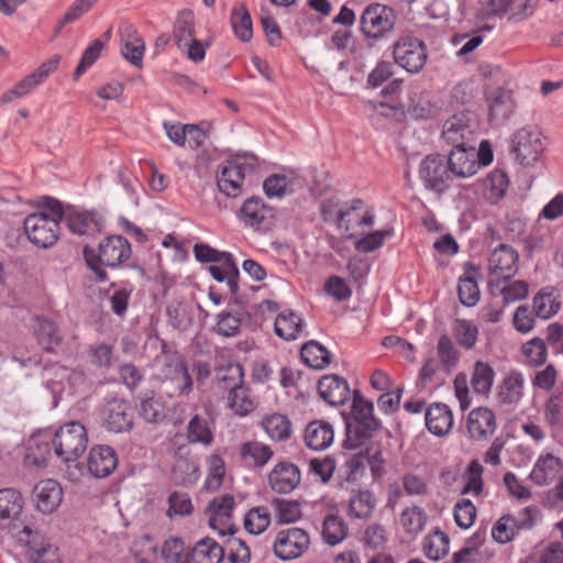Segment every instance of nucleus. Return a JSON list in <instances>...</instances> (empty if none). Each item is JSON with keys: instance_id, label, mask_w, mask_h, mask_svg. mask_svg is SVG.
Listing matches in <instances>:
<instances>
[{"instance_id": "obj_55", "label": "nucleus", "mask_w": 563, "mask_h": 563, "mask_svg": "<svg viewBox=\"0 0 563 563\" xmlns=\"http://www.w3.org/2000/svg\"><path fill=\"white\" fill-rule=\"evenodd\" d=\"M427 521L424 510L418 506L405 509L400 515V522L407 533L417 534L422 531Z\"/></svg>"}, {"instance_id": "obj_61", "label": "nucleus", "mask_w": 563, "mask_h": 563, "mask_svg": "<svg viewBox=\"0 0 563 563\" xmlns=\"http://www.w3.org/2000/svg\"><path fill=\"white\" fill-rule=\"evenodd\" d=\"M407 113L416 120L427 119L433 115L434 107L427 96L415 93L413 97H410V101L407 104Z\"/></svg>"}, {"instance_id": "obj_12", "label": "nucleus", "mask_w": 563, "mask_h": 563, "mask_svg": "<svg viewBox=\"0 0 563 563\" xmlns=\"http://www.w3.org/2000/svg\"><path fill=\"white\" fill-rule=\"evenodd\" d=\"M60 56L54 55L38 66L36 70L24 77L12 89L5 91L0 97V107L10 103L14 99L22 98L38 87L48 76L54 73L59 65Z\"/></svg>"}, {"instance_id": "obj_51", "label": "nucleus", "mask_w": 563, "mask_h": 563, "mask_svg": "<svg viewBox=\"0 0 563 563\" xmlns=\"http://www.w3.org/2000/svg\"><path fill=\"white\" fill-rule=\"evenodd\" d=\"M437 353L442 366L446 371H452L456 368L460 361V352L454 346L451 338L446 334H443L439 338L437 344Z\"/></svg>"}, {"instance_id": "obj_43", "label": "nucleus", "mask_w": 563, "mask_h": 563, "mask_svg": "<svg viewBox=\"0 0 563 563\" xmlns=\"http://www.w3.org/2000/svg\"><path fill=\"white\" fill-rule=\"evenodd\" d=\"M243 368L239 363H227L216 369L219 387L224 391H232L243 385Z\"/></svg>"}, {"instance_id": "obj_24", "label": "nucleus", "mask_w": 563, "mask_h": 563, "mask_svg": "<svg viewBox=\"0 0 563 563\" xmlns=\"http://www.w3.org/2000/svg\"><path fill=\"white\" fill-rule=\"evenodd\" d=\"M184 558V563H220L224 549L212 538L206 537L197 541Z\"/></svg>"}, {"instance_id": "obj_13", "label": "nucleus", "mask_w": 563, "mask_h": 563, "mask_svg": "<svg viewBox=\"0 0 563 563\" xmlns=\"http://www.w3.org/2000/svg\"><path fill=\"white\" fill-rule=\"evenodd\" d=\"M239 218L244 225L266 232L274 225L275 210L267 206L262 198L251 197L241 206Z\"/></svg>"}, {"instance_id": "obj_57", "label": "nucleus", "mask_w": 563, "mask_h": 563, "mask_svg": "<svg viewBox=\"0 0 563 563\" xmlns=\"http://www.w3.org/2000/svg\"><path fill=\"white\" fill-rule=\"evenodd\" d=\"M373 411V402L364 399L358 390H354L351 417L346 420L357 422H369V419L377 420Z\"/></svg>"}, {"instance_id": "obj_10", "label": "nucleus", "mask_w": 563, "mask_h": 563, "mask_svg": "<svg viewBox=\"0 0 563 563\" xmlns=\"http://www.w3.org/2000/svg\"><path fill=\"white\" fill-rule=\"evenodd\" d=\"M310 547V537L303 529L291 527L277 532L273 544L275 555L289 561L300 558Z\"/></svg>"}, {"instance_id": "obj_11", "label": "nucleus", "mask_w": 563, "mask_h": 563, "mask_svg": "<svg viewBox=\"0 0 563 563\" xmlns=\"http://www.w3.org/2000/svg\"><path fill=\"white\" fill-rule=\"evenodd\" d=\"M419 176L427 188L439 194L445 191L453 181L446 158L440 154H431L422 159Z\"/></svg>"}, {"instance_id": "obj_15", "label": "nucleus", "mask_w": 563, "mask_h": 563, "mask_svg": "<svg viewBox=\"0 0 563 563\" xmlns=\"http://www.w3.org/2000/svg\"><path fill=\"white\" fill-rule=\"evenodd\" d=\"M103 424L110 432L121 433L132 429L133 411L130 404L123 399H107L103 405Z\"/></svg>"}, {"instance_id": "obj_31", "label": "nucleus", "mask_w": 563, "mask_h": 563, "mask_svg": "<svg viewBox=\"0 0 563 563\" xmlns=\"http://www.w3.org/2000/svg\"><path fill=\"white\" fill-rule=\"evenodd\" d=\"M23 509V497L13 488L0 489V529L15 519Z\"/></svg>"}, {"instance_id": "obj_18", "label": "nucleus", "mask_w": 563, "mask_h": 563, "mask_svg": "<svg viewBox=\"0 0 563 563\" xmlns=\"http://www.w3.org/2000/svg\"><path fill=\"white\" fill-rule=\"evenodd\" d=\"M445 158L453 179L467 178L477 173L478 164L475 145L453 147Z\"/></svg>"}, {"instance_id": "obj_21", "label": "nucleus", "mask_w": 563, "mask_h": 563, "mask_svg": "<svg viewBox=\"0 0 563 563\" xmlns=\"http://www.w3.org/2000/svg\"><path fill=\"white\" fill-rule=\"evenodd\" d=\"M466 428L473 440H484L495 432V413L487 407L475 408L468 413Z\"/></svg>"}, {"instance_id": "obj_52", "label": "nucleus", "mask_w": 563, "mask_h": 563, "mask_svg": "<svg viewBox=\"0 0 563 563\" xmlns=\"http://www.w3.org/2000/svg\"><path fill=\"white\" fill-rule=\"evenodd\" d=\"M536 563H563V543L551 541L539 544L531 555Z\"/></svg>"}, {"instance_id": "obj_19", "label": "nucleus", "mask_w": 563, "mask_h": 563, "mask_svg": "<svg viewBox=\"0 0 563 563\" xmlns=\"http://www.w3.org/2000/svg\"><path fill=\"white\" fill-rule=\"evenodd\" d=\"M301 481L299 467L288 461L277 463L268 474L272 490L278 494L291 493Z\"/></svg>"}, {"instance_id": "obj_17", "label": "nucleus", "mask_w": 563, "mask_h": 563, "mask_svg": "<svg viewBox=\"0 0 563 563\" xmlns=\"http://www.w3.org/2000/svg\"><path fill=\"white\" fill-rule=\"evenodd\" d=\"M234 505L233 496L225 494L220 497H214L207 508L209 526L218 530L221 536L228 533L233 534L235 532L234 526L230 523Z\"/></svg>"}, {"instance_id": "obj_49", "label": "nucleus", "mask_w": 563, "mask_h": 563, "mask_svg": "<svg viewBox=\"0 0 563 563\" xmlns=\"http://www.w3.org/2000/svg\"><path fill=\"white\" fill-rule=\"evenodd\" d=\"M228 405L235 415L246 416L255 408V404L250 395V389L244 385L239 386L229 393Z\"/></svg>"}, {"instance_id": "obj_58", "label": "nucleus", "mask_w": 563, "mask_h": 563, "mask_svg": "<svg viewBox=\"0 0 563 563\" xmlns=\"http://www.w3.org/2000/svg\"><path fill=\"white\" fill-rule=\"evenodd\" d=\"M516 525L514 515L503 516L492 529L493 539L503 544L511 541L519 532Z\"/></svg>"}, {"instance_id": "obj_45", "label": "nucleus", "mask_w": 563, "mask_h": 563, "mask_svg": "<svg viewBox=\"0 0 563 563\" xmlns=\"http://www.w3.org/2000/svg\"><path fill=\"white\" fill-rule=\"evenodd\" d=\"M347 536V527L338 515H327L322 522V538L329 545L342 542Z\"/></svg>"}, {"instance_id": "obj_14", "label": "nucleus", "mask_w": 563, "mask_h": 563, "mask_svg": "<svg viewBox=\"0 0 563 563\" xmlns=\"http://www.w3.org/2000/svg\"><path fill=\"white\" fill-rule=\"evenodd\" d=\"M65 223L71 233L80 236H95L106 228V220L98 211H79L70 207L66 208Z\"/></svg>"}, {"instance_id": "obj_37", "label": "nucleus", "mask_w": 563, "mask_h": 563, "mask_svg": "<svg viewBox=\"0 0 563 563\" xmlns=\"http://www.w3.org/2000/svg\"><path fill=\"white\" fill-rule=\"evenodd\" d=\"M489 117L492 120H507L514 111L515 103L510 91L504 89L494 90L489 97Z\"/></svg>"}, {"instance_id": "obj_64", "label": "nucleus", "mask_w": 563, "mask_h": 563, "mask_svg": "<svg viewBox=\"0 0 563 563\" xmlns=\"http://www.w3.org/2000/svg\"><path fill=\"white\" fill-rule=\"evenodd\" d=\"M227 548L230 563H250L251 551L244 540L232 537L227 541Z\"/></svg>"}, {"instance_id": "obj_53", "label": "nucleus", "mask_w": 563, "mask_h": 563, "mask_svg": "<svg viewBox=\"0 0 563 563\" xmlns=\"http://www.w3.org/2000/svg\"><path fill=\"white\" fill-rule=\"evenodd\" d=\"M426 555L433 561H439L449 553V537L442 531H435L424 540Z\"/></svg>"}, {"instance_id": "obj_40", "label": "nucleus", "mask_w": 563, "mask_h": 563, "mask_svg": "<svg viewBox=\"0 0 563 563\" xmlns=\"http://www.w3.org/2000/svg\"><path fill=\"white\" fill-rule=\"evenodd\" d=\"M36 338L38 343L47 351L55 352L60 345L63 336L58 327L49 319L37 318Z\"/></svg>"}, {"instance_id": "obj_26", "label": "nucleus", "mask_w": 563, "mask_h": 563, "mask_svg": "<svg viewBox=\"0 0 563 563\" xmlns=\"http://www.w3.org/2000/svg\"><path fill=\"white\" fill-rule=\"evenodd\" d=\"M34 499L37 509L43 514H52L60 505L63 492L59 484L54 479L40 482L34 487Z\"/></svg>"}, {"instance_id": "obj_2", "label": "nucleus", "mask_w": 563, "mask_h": 563, "mask_svg": "<svg viewBox=\"0 0 563 563\" xmlns=\"http://www.w3.org/2000/svg\"><path fill=\"white\" fill-rule=\"evenodd\" d=\"M130 242L122 235H109L102 239L98 249L85 245L82 256L93 272L97 282H106L108 273L103 267L117 268L131 257Z\"/></svg>"}, {"instance_id": "obj_29", "label": "nucleus", "mask_w": 563, "mask_h": 563, "mask_svg": "<svg viewBox=\"0 0 563 563\" xmlns=\"http://www.w3.org/2000/svg\"><path fill=\"white\" fill-rule=\"evenodd\" d=\"M213 419L209 411L205 416L195 415L187 426V440L189 443H199L209 446L213 442Z\"/></svg>"}, {"instance_id": "obj_46", "label": "nucleus", "mask_w": 563, "mask_h": 563, "mask_svg": "<svg viewBox=\"0 0 563 563\" xmlns=\"http://www.w3.org/2000/svg\"><path fill=\"white\" fill-rule=\"evenodd\" d=\"M495 372L493 367L483 361H477L474 365L471 385L476 394L487 395L493 386Z\"/></svg>"}, {"instance_id": "obj_22", "label": "nucleus", "mask_w": 563, "mask_h": 563, "mask_svg": "<svg viewBox=\"0 0 563 563\" xmlns=\"http://www.w3.org/2000/svg\"><path fill=\"white\" fill-rule=\"evenodd\" d=\"M320 397L331 406L344 405L350 398L347 382L339 375H325L318 383Z\"/></svg>"}, {"instance_id": "obj_44", "label": "nucleus", "mask_w": 563, "mask_h": 563, "mask_svg": "<svg viewBox=\"0 0 563 563\" xmlns=\"http://www.w3.org/2000/svg\"><path fill=\"white\" fill-rule=\"evenodd\" d=\"M301 358L312 368L322 369L331 363V353L317 341H310L301 347Z\"/></svg>"}, {"instance_id": "obj_59", "label": "nucleus", "mask_w": 563, "mask_h": 563, "mask_svg": "<svg viewBox=\"0 0 563 563\" xmlns=\"http://www.w3.org/2000/svg\"><path fill=\"white\" fill-rule=\"evenodd\" d=\"M560 309V303L555 301L551 292L539 291L533 298V311L541 319H549Z\"/></svg>"}, {"instance_id": "obj_20", "label": "nucleus", "mask_w": 563, "mask_h": 563, "mask_svg": "<svg viewBox=\"0 0 563 563\" xmlns=\"http://www.w3.org/2000/svg\"><path fill=\"white\" fill-rule=\"evenodd\" d=\"M245 177V166L234 161H228L221 166L217 176L219 190L227 197H238L242 194Z\"/></svg>"}, {"instance_id": "obj_34", "label": "nucleus", "mask_w": 563, "mask_h": 563, "mask_svg": "<svg viewBox=\"0 0 563 563\" xmlns=\"http://www.w3.org/2000/svg\"><path fill=\"white\" fill-rule=\"evenodd\" d=\"M509 180L505 172L494 169L483 179V195L492 203H498L508 189Z\"/></svg>"}, {"instance_id": "obj_62", "label": "nucleus", "mask_w": 563, "mask_h": 563, "mask_svg": "<svg viewBox=\"0 0 563 563\" xmlns=\"http://www.w3.org/2000/svg\"><path fill=\"white\" fill-rule=\"evenodd\" d=\"M241 319L239 313L223 311L218 314V322L214 331L222 336H235L240 332Z\"/></svg>"}, {"instance_id": "obj_42", "label": "nucleus", "mask_w": 563, "mask_h": 563, "mask_svg": "<svg viewBox=\"0 0 563 563\" xmlns=\"http://www.w3.org/2000/svg\"><path fill=\"white\" fill-rule=\"evenodd\" d=\"M377 505L375 495L369 490H360L349 501V514L357 519H368Z\"/></svg>"}, {"instance_id": "obj_32", "label": "nucleus", "mask_w": 563, "mask_h": 563, "mask_svg": "<svg viewBox=\"0 0 563 563\" xmlns=\"http://www.w3.org/2000/svg\"><path fill=\"white\" fill-rule=\"evenodd\" d=\"M525 379L517 371L506 375L498 387L497 399L504 405L518 404L523 396Z\"/></svg>"}, {"instance_id": "obj_50", "label": "nucleus", "mask_w": 563, "mask_h": 563, "mask_svg": "<svg viewBox=\"0 0 563 563\" xmlns=\"http://www.w3.org/2000/svg\"><path fill=\"white\" fill-rule=\"evenodd\" d=\"M527 364L533 367L542 366L548 358V347L545 341L540 338H533L526 342L521 347Z\"/></svg>"}, {"instance_id": "obj_8", "label": "nucleus", "mask_w": 563, "mask_h": 563, "mask_svg": "<svg viewBox=\"0 0 563 563\" xmlns=\"http://www.w3.org/2000/svg\"><path fill=\"white\" fill-rule=\"evenodd\" d=\"M393 54L396 64L411 74L421 71L428 59L426 44L410 35L400 36L395 42Z\"/></svg>"}, {"instance_id": "obj_60", "label": "nucleus", "mask_w": 563, "mask_h": 563, "mask_svg": "<svg viewBox=\"0 0 563 563\" xmlns=\"http://www.w3.org/2000/svg\"><path fill=\"white\" fill-rule=\"evenodd\" d=\"M459 299L466 307L475 306L479 300V289L472 276L461 277L457 285Z\"/></svg>"}, {"instance_id": "obj_1", "label": "nucleus", "mask_w": 563, "mask_h": 563, "mask_svg": "<svg viewBox=\"0 0 563 563\" xmlns=\"http://www.w3.org/2000/svg\"><path fill=\"white\" fill-rule=\"evenodd\" d=\"M152 378L159 382L166 395L169 397L188 396L194 388V382L189 374L186 361L176 351L163 350L152 363Z\"/></svg>"}, {"instance_id": "obj_6", "label": "nucleus", "mask_w": 563, "mask_h": 563, "mask_svg": "<svg viewBox=\"0 0 563 563\" xmlns=\"http://www.w3.org/2000/svg\"><path fill=\"white\" fill-rule=\"evenodd\" d=\"M396 24L395 11L380 3L367 5L360 19V27L365 37L380 40L390 33Z\"/></svg>"}, {"instance_id": "obj_41", "label": "nucleus", "mask_w": 563, "mask_h": 563, "mask_svg": "<svg viewBox=\"0 0 563 563\" xmlns=\"http://www.w3.org/2000/svg\"><path fill=\"white\" fill-rule=\"evenodd\" d=\"M195 16L190 10H183L178 13L174 24L173 38L178 48L187 46L194 40Z\"/></svg>"}, {"instance_id": "obj_28", "label": "nucleus", "mask_w": 563, "mask_h": 563, "mask_svg": "<svg viewBox=\"0 0 563 563\" xmlns=\"http://www.w3.org/2000/svg\"><path fill=\"white\" fill-rule=\"evenodd\" d=\"M334 440V430L331 423L324 420H313L305 430V442L314 451L328 449Z\"/></svg>"}, {"instance_id": "obj_3", "label": "nucleus", "mask_w": 563, "mask_h": 563, "mask_svg": "<svg viewBox=\"0 0 563 563\" xmlns=\"http://www.w3.org/2000/svg\"><path fill=\"white\" fill-rule=\"evenodd\" d=\"M51 443L55 455L62 462L75 463L87 450V430L80 422L70 421L55 431Z\"/></svg>"}, {"instance_id": "obj_35", "label": "nucleus", "mask_w": 563, "mask_h": 563, "mask_svg": "<svg viewBox=\"0 0 563 563\" xmlns=\"http://www.w3.org/2000/svg\"><path fill=\"white\" fill-rule=\"evenodd\" d=\"M302 319L291 310L280 312L274 324L275 333L286 341L296 340L302 331Z\"/></svg>"}, {"instance_id": "obj_38", "label": "nucleus", "mask_w": 563, "mask_h": 563, "mask_svg": "<svg viewBox=\"0 0 563 563\" xmlns=\"http://www.w3.org/2000/svg\"><path fill=\"white\" fill-rule=\"evenodd\" d=\"M262 428L267 435L275 441H286L291 437L292 424L289 418L282 413L266 416L262 422Z\"/></svg>"}, {"instance_id": "obj_23", "label": "nucleus", "mask_w": 563, "mask_h": 563, "mask_svg": "<svg viewBox=\"0 0 563 563\" xmlns=\"http://www.w3.org/2000/svg\"><path fill=\"white\" fill-rule=\"evenodd\" d=\"M87 465L95 477H107L118 465L117 454L108 445H97L90 450Z\"/></svg>"}, {"instance_id": "obj_39", "label": "nucleus", "mask_w": 563, "mask_h": 563, "mask_svg": "<svg viewBox=\"0 0 563 563\" xmlns=\"http://www.w3.org/2000/svg\"><path fill=\"white\" fill-rule=\"evenodd\" d=\"M534 10L532 0H504L498 9H493V15L507 16L510 21H522Z\"/></svg>"}, {"instance_id": "obj_25", "label": "nucleus", "mask_w": 563, "mask_h": 563, "mask_svg": "<svg viewBox=\"0 0 563 563\" xmlns=\"http://www.w3.org/2000/svg\"><path fill=\"white\" fill-rule=\"evenodd\" d=\"M21 534L26 538L23 539L26 545L37 554V559L34 563H62L57 556V549L53 548L45 539V537L38 531V529L24 526Z\"/></svg>"}, {"instance_id": "obj_16", "label": "nucleus", "mask_w": 563, "mask_h": 563, "mask_svg": "<svg viewBox=\"0 0 563 563\" xmlns=\"http://www.w3.org/2000/svg\"><path fill=\"white\" fill-rule=\"evenodd\" d=\"M121 42L122 56L134 67H143V57L145 52V42L140 36L134 25L128 21H123L118 29Z\"/></svg>"}, {"instance_id": "obj_63", "label": "nucleus", "mask_w": 563, "mask_h": 563, "mask_svg": "<svg viewBox=\"0 0 563 563\" xmlns=\"http://www.w3.org/2000/svg\"><path fill=\"white\" fill-rule=\"evenodd\" d=\"M104 44L101 40L96 38L92 43L84 51L81 59L74 71V78L78 79L100 56Z\"/></svg>"}, {"instance_id": "obj_36", "label": "nucleus", "mask_w": 563, "mask_h": 563, "mask_svg": "<svg viewBox=\"0 0 563 563\" xmlns=\"http://www.w3.org/2000/svg\"><path fill=\"white\" fill-rule=\"evenodd\" d=\"M230 23L234 34L240 41L246 43L252 40V18L244 3H238L232 8Z\"/></svg>"}, {"instance_id": "obj_7", "label": "nucleus", "mask_w": 563, "mask_h": 563, "mask_svg": "<svg viewBox=\"0 0 563 563\" xmlns=\"http://www.w3.org/2000/svg\"><path fill=\"white\" fill-rule=\"evenodd\" d=\"M29 241L40 249H48L59 239V222L51 219L46 212L29 214L23 222Z\"/></svg>"}, {"instance_id": "obj_4", "label": "nucleus", "mask_w": 563, "mask_h": 563, "mask_svg": "<svg viewBox=\"0 0 563 563\" xmlns=\"http://www.w3.org/2000/svg\"><path fill=\"white\" fill-rule=\"evenodd\" d=\"M488 286L490 291L498 288L501 282L511 279L519 268V254L508 244L496 246L488 257Z\"/></svg>"}, {"instance_id": "obj_27", "label": "nucleus", "mask_w": 563, "mask_h": 563, "mask_svg": "<svg viewBox=\"0 0 563 563\" xmlns=\"http://www.w3.org/2000/svg\"><path fill=\"white\" fill-rule=\"evenodd\" d=\"M426 427L437 437L448 434L453 427L451 409L442 402H434L426 410Z\"/></svg>"}, {"instance_id": "obj_5", "label": "nucleus", "mask_w": 563, "mask_h": 563, "mask_svg": "<svg viewBox=\"0 0 563 563\" xmlns=\"http://www.w3.org/2000/svg\"><path fill=\"white\" fill-rule=\"evenodd\" d=\"M544 150V137L538 128H521L511 137V152L522 166L534 165L540 159Z\"/></svg>"}, {"instance_id": "obj_48", "label": "nucleus", "mask_w": 563, "mask_h": 563, "mask_svg": "<svg viewBox=\"0 0 563 563\" xmlns=\"http://www.w3.org/2000/svg\"><path fill=\"white\" fill-rule=\"evenodd\" d=\"M271 523V512L267 507L258 506L250 509L244 517V528L251 534H261Z\"/></svg>"}, {"instance_id": "obj_30", "label": "nucleus", "mask_w": 563, "mask_h": 563, "mask_svg": "<svg viewBox=\"0 0 563 563\" xmlns=\"http://www.w3.org/2000/svg\"><path fill=\"white\" fill-rule=\"evenodd\" d=\"M562 467L563 464L559 457L551 453L541 454L533 466L530 478L539 486L548 485L556 477Z\"/></svg>"}, {"instance_id": "obj_33", "label": "nucleus", "mask_w": 563, "mask_h": 563, "mask_svg": "<svg viewBox=\"0 0 563 563\" xmlns=\"http://www.w3.org/2000/svg\"><path fill=\"white\" fill-rule=\"evenodd\" d=\"M346 439L343 442L345 449H356L363 445L379 428L378 420H371L369 422L349 421L345 423Z\"/></svg>"}, {"instance_id": "obj_47", "label": "nucleus", "mask_w": 563, "mask_h": 563, "mask_svg": "<svg viewBox=\"0 0 563 563\" xmlns=\"http://www.w3.org/2000/svg\"><path fill=\"white\" fill-rule=\"evenodd\" d=\"M453 336L457 344L465 350H472L477 341L478 328L465 319H456L452 327Z\"/></svg>"}, {"instance_id": "obj_9", "label": "nucleus", "mask_w": 563, "mask_h": 563, "mask_svg": "<svg viewBox=\"0 0 563 563\" xmlns=\"http://www.w3.org/2000/svg\"><path fill=\"white\" fill-rule=\"evenodd\" d=\"M477 121L474 115L460 112L443 124L442 140L453 147L473 146Z\"/></svg>"}, {"instance_id": "obj_54", "label": "nucleus", "mask_w": 563, "mask_h": 563, "mask_svg": "<svg viewBox=\"0 0 563 563\" xmlns=\"http://www.w3.org/2000/svg\"><path fill=\"white\" fill-rule=\"evenodd\" d=\"M273 454V450L268 445L257 441L246 442L241 448V455L244 459H251L257 467L266 465Z\"/></svg>"}, {"instance_id": "obj_56", "label": "nucleus", "mask_w": 563, "mask_h": 563, "mask_svg": "<svg viewBox=\"0 0 563 563\" xmlns=\"http://www.w3.org/2000/svg\"><path fill=\"white\" fill-rule=\"evenodd\" d=\"M272 506L274 507L277 520L280 523L295 522L301 517L300 505L295 500L275 498L272 501Z\"/></svg>"}]
</instances>
